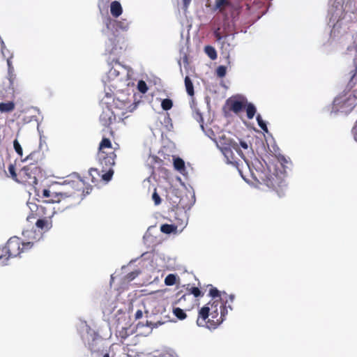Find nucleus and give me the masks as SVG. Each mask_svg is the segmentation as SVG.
Returning <instances> with one entry per match:
<instances>
[{
    "label": "nucleus",
    "mask_w": 357,
    "mask_h": 357,
    "mask_svg": "<svg viewBox=\"0 0 357 357\" xmlns=\"http://www.w3.org/2000/svg\"><path fill=\"white\" fill-rule=\"evenodd\" d=\"M208 289V296L212 299L199 309L196 322L199 326L215 329L225 319L227 309L232 310L231 303L234 302V296L227 295L225 292L221 293L212 284L201 285L200 283L199 287H191L187 284L185 292L195 298L196 303L199 298L204 296Z\"/></svg>",
    "instance_id": "1"
},
{
    "label": "nucleus",
    "mask_w": 357,
    "mask_h": 357,
    "mask_svg": "<svg viewBox=\"0 0 357 357\" xmlns=\"http://www.w3.org/2000/svg\"><path fill=\"white\" fill-rule=\"evenodd\" d=\"M38 240L36 236L28 241H23L17 236L10 238L6 245L0 248V265H5L10 258L18 257L21 253L31 250Z\"/></svg>",
    "instance_id": "2"
},
{
    "label": "nucleus",
    "mask_w": 357,
    "mask_h": 357,
    "mask_svg": "<svg viewBox=\"0 0 357 357\" xmlns=\"http://www.w3.org/2000/svg\"><path fill=\"white\" fill-rule=\"evenodd\" d=\"M255 178L259 183L264 184L273 190H277L284 184V173L278 171L275 166L257 170Z\"/></svg>",
    "instance_id": "3"
},
{
    "label": "nucleus",
    "mask_w": 357,
    "mask_h": 357,
    "mask_svg": "<svg viewBox=\"0 0 357 357\" xmlns=\"http://www.w3.org/2000/svg\"><path fill=\"white\" fill-rule=\"evenodd\" d=\"M116 149L112 146L111 140L107 137H102L98 146L97 157L100 165L107 167L115 165L116 155Z\"/></svg>",
    "instance_id": "4"
},
{
    "label": "nucleus",
    "mask_w": 357,
    "mask_h": 357,
    "mask_svg": "<svg viewBox=\"0 0 357 357\" xmlns=\"http://www.w3.org/2000/svg\"><path fill=\"white\" fill-rule=\"evenodd\" d=\"M356 99L357 90H354L352 93L341 94L335 98L333 108L337 112L348 114L354 108Z\"/></svg>",
    "instance_id": "5"
},
{
    "label": "nucleus",
    "mask_w": 357,
    "mask_h": 357,
    "mask_svg": "<svg viewBox=\"0 0 357 357\" xmlns=\"http://www.w3.org/2000/svg\"><path fill=\"white\" fill-rule=\"evenodd\" d=\"M75 193H67L61 191L56 192L50 189H43L42 195L44 198H47L48 202L61 203L63 200L68 199V203L67 207H72L77 203V198L75 196Z\"/></svg>",
    "instance_id": "6"
},
{
    "label": "nucleus",
    "mask_w": 357,
    "mask_h": 357,
    "mask_svg": "<svg viewBox=\"0 0 357 357\" xmlns=\"http://www.w3.org/2000/svg\"><path fill=\"white\" fill-rule=\"evenodd\" d=\"M39 172L38 167L30 165L22 168L18 172V183L25 185L34 186L37 184V174Z\"/></svg>",
    "instance_id": "7"
},
{
    "label": "nucleus",
    "mask_w": 357,
    "mask_h": 357,
    "mask_svg": "<svg viewBox=\"0 0 357 357\" xmlns=\"http://www.w3.org/2000/svg\"><path fill=\"white\" fill-rule=\"evenodd\" d=\"M36 208V214L34 218L36 227L42 231H47L52 227V215L47 213L46 208L43 206L34 205Z\"/></svg>",
    "instance_id": "8"
},
{
    "label": "nucleus",
    "mask_w": 357,
    "mask_h": 357,
    "mask_svg": "<svg viewBox=\"0 0 357 357\" xmlns=\"http://www.w3.org/2000/svg\"><path fill=\"white\" fill-rule=\"evenodd\" d=\"M100 165L102 166V172H103V174L101 175L97 169H91L89 170V176L91 177V182L94 184V185H98V182L101 180L106 183L109 181L114 174V170L112 167L114 165H112L111 166L108 167L104 165Z\"/></svg>",
    "instance_id": "9"
},
{
    "label": "nucleus",
    "mask_w": 357,
    "mask_h": 357,
    "mask_svg": "<svg viewBox=\"0 0 357 357\" xmlns=\"http://www.w3.org/2000/svg\"><path fill=\"white\" fill-rule=\"evenodd\" d=\"M217 143L220 150H223L224 148L232 147L238 155L246 161L245 153L240 149L238 144L234 140L227 138L225 135H222L219 137Z\"/></svg>",
    "instance_id": "10"
},
{
    "label": "nucleus",
    "mask_w": 357,
    "mask_h": 357,
    "mask_svg": "<svg viewBox=\"0 0 357 357\" xmlns=\"http://www.w3.org/2000/svg\"><path fill=\"white\" fill-rule=\"evenodd\" d=\"M176 299L173 302V305H178L185 310H189L195 304V300L192 296L186 292L183 293L182 290L178 291L176 294Z\"/></svg>",
    "instance_id": "11"
},
{
    "label": "nucleus",
    "mask_w": 357,
    "mask_h": 357,
    "mask_svg": "<svg viewBox=\"0 0 357 357\" xmlns=\"http://www.w3.org/2000/svg\"><path fill=\"white\" fill-rule=\"evenodd\" d=\"M248 100L245 98H241L240 99H229L227 100V104L229 107V110L234 113L238 114L245 109L246 103Z\"/></svg>",
    "instance_id": "12"
},
{
    "label": "nucleus",
    "mask_w": 357,
    "mask_h": 357,
    "mask_svg": "<svg viewBox=\"0 0 357 357\" xmlns=\"http://www.w3.org/2000/svg\"><path fill=\"white\" fill-rule=\"evenodd\" d=\"M115 121L116 116L110 108L106 107L102 110L100 116V121L103 126L109 127Z\"/></svg>",
    "instance_id": "13"
},
{
    "label": "nucleus",
    "mask_w": 357,
    "mask_h": 357,
    "mask_svg": "<svg viewBox=\"0 0 357 357\" xmlns=\"http://www.w3.org/2000/svg\"><path fill=\"white\" fill-rule=\"evenodd\" d=\"M110 13L114 17H118L122 14L123 8L118 1H114L111 3Z\"/></svg>",
    "instance_id": "14"
},
{
    "label": "nucleus",
    "mask_w": 357,
    "mask_h": 357,
    "mask_svg": "<svg viewBox=\"0 0 357 357\" xmlns=\"http://www.w3.org/2000/svg\"><path fill=\"white\" fill-rule=\"evenodd\" d=\"M229 6H231L230 0H215L214 7L215 10L222 12L226 7Z\"/></svg>",
    "instance_id": "15"
},
{
    "label": "nucleus",
    "mask_w": 357,
    "mask_h": 357,
    "mask_svg": "<svg viewBox=\"0 0 357 357\" xmlns=\"http://www.w3.org/2000/svg\"><path fill=\"white\" fill-rule=\"evenodd\" d=\"M233 148L232 147H228V148H224L223 150H221L227 160V162L231 164L236 163V162L234 160V153L232 151Z\"/></svg>",
    "instance_id": "16"
},
{
    "label": "nucleus",
    "mask_w": 357,
    "mask_h": 357,
    "mask_svg": "<svg viewBox=\"0 0 357 357\" xmlns=\"http://www.w3.org/2000/svg\"><path fill=\"white\" fill-rule=\"evenodd\" d=\"M185 86L187 93L190 96H193L195 94L194 86L191 79L188 76L185 77Z\"/></svg>",
    "instance_id": "17"
},
{
    "label": "nucleus",
    "mask_w": 357,
    "mask_h": 357,
    "mask_svg": "<svg viewBox=\"0 0 357 357\" xmlns=\"http://www.w3.org/2000/svg\"><path fill=\"white\" fill-rule=\"evenodd\" d=\"M15 109V104L13 102H0V112H10Z\"/></svg>",
    "instance_id": "18"
},
{
    "label": "nucleus",
    "mask_w": 357,
    "mask_h": 357,
    "mask_svg": "<svg viewBox=\"0 0 357 357\" xmlns=\"http://www.w3.org/2000/svg\"><path fill=\"white\" fill-rule=\"evenodd\" d=\"M247 113V117L248 119H253L254 116L256 113V107L252 103L248 102L246 103L245 109Z\"/></svg>",
    "instance_id": "19"
},
{
    "label": "nucleus",
    "mask_w": 357,
    "mask_h": 357,
    "mask_svg": "<svg viewBox=\"0 0 357 357\" xmlns=\"http://www.w3.org/2000/svg\"><path fill=\"white\" fill-rule=\"evenodd\" d=\"M172 312H173L174 315L175 317H176L180 320H183L187 317L184 310L181 309L179 307H174V305H173Z\"/></svg>",
    "instance_id": "20"
},
{
    "label": "nucleus",
    "mask_w": 357,
    "mask_h": 357,
    "mask_svg": "<svg viewBox=\"0 0 357 357\" xmlns=\"http://www.w3.org/2000/svg\"><path fill=\"white\" fill-rule=\"evenodd\" d=\"M174 167L180 172L185 170V162L181 158H176L174 159Z\"/></svg>",
    "instance_id": "21"
},
{
    "label": "nucleus",
    "mask_w": 357,
    "mask_h": 357,
    "mask_svg": "<svg viewBox=\"0 0 357 357\" xmlns=\"http://www.w3.org/2000/svg\"><path fill=\"white\" fill-rule=\"evenodd\" d=\"M177 227L174 225L164 224L160 227V231L165 234H171L176 231Z\"/></svg>",
    "instance_id": "22"
},
{
    "label": "nucleus",
    "mask_w": 357,
    "mask_h": 357,
    "mask_svg": "<svg viewBox=\"0 0 357 357\" xmlns=\"http://www.w3.org/2000/svg\"><path fill=\"white\" fill-rule=\"evenodd\" d=\"M177 276L175 274H169L166 276L165 279V284L167 286H172L176 282Z\"/></svg>",
    "instance_id": "23"
},
{
    "label": "nucleus",
    "mask_w": 357,
    "mask_h": 357,
    "mask_svg": "<svg viewBox=\"0 0 357 357\" xmlns=\"http://www.w3.org/2000/svg\"><path fill=\"white\" fill-rule=\"evenodd\" d=\"M205 52L209 56L210 59L214 60L217 58V53L214 47L211 46L205 47Z\"/></svg>",
    "instance_id": "24"
},
{
    "label": "nucleus",
    "mask_w": 357,
    "mask_h": 357,
    "mask_svg": "<svg viewBox=\"0 0 357 357\" xmlns=\"http://www.w3.org/2000/svg\"><path fill=\"white\" fill-rule=\"evenodd\" d=\"M172 106L173 102L169 98H165L162 100L161 102V107L165 111L169 110L172 107Z\"/></svg>",
    "instance_id": "25"
},
{
    "label": "nucleus",
    "mask_w": 357,
    "mask_h": 357,
    "mask_svg": "<svg viewBox=\"0 0 357 357\" xmlns=\"http://www.w3.org/2000/svg\"><path fill=\"white\" fill-rule=\"evenodd\" d=\"M257 123L259 125V126L265 132H268V128L266 126V123L263 121V119H261V116H260V114H258L257 116Z\"/></svg>",
    "instance_id": "26"
},
{
    "label": "nucleus",
    "mask_w": 357,
    "mask_h": 357,
    "mask_svg": "<svg viewBox=\"0 0 357 357\" xmlns=\"http://www.w3.org/2000/svg\"><path fill=\"white\" fill-rule=\"evenodd\" d=\"M8 171H9V173L10 174V176L11 177L13 178V179H14L15 181H16L17 182H18V173L17 174L15 172V165H13V164H10L8 167Z\"/></svg>",
    "instance_id": "27"
},
{
    "label": "nucleus",
    "mask_w": 357,
    "mask_h": 357,
    "mask_svg": "<svg viewBox=\"0 0 357 357\" xmlns=\"http://www.w3.org/2000/svg\"><path fill=\"white\" fill-rule=\"evenodd\" d=\"M213 35L218 41H220L223 38H226L227 34H222L220 31V28L218 27L213 31Z\"/></svg>",
    "instance_id": "28"
},
{
    "label": "nucleus",
    "mask_w": 357,
    "mask_h": 357,
    "mask_svg": "<svg viewBox=\"0 0 357 357\" xmlns=\"http://www.w3.org/2000/svg\"><path fill=\"white\" fill-rule=\"evenodd\" d=\"M137 89L142 93H145L148 90L147 85L146 82L143 80H140L138 82Z\"/></svg>",
    "instance_id": "29"
},
{
    "label": "nucleus",
    "mask_w": 357,
    "mask_h": 357,
    "mask_svg": "<svg viewBox=\"0 0 357 357\" xmlns=\"http://www.w3.org/2000/svg\"><path fill=\"white\" fill-rule=\"evenodd\" d=\"M36 209L35 211H33L32 208H31V213L26 217L27 222L35 225V222L37 220V218H34L35 216H36Z\"/></svg>",
    "instance_id": "30"
},
{
    "label": "nucleus",
    "mask_w": 357,
    "mask_h": 357,
    "mask_svg": "<svg viewBox=\"0 0 357 357\" xmlns=\"http://www.w3.org/2000/svg\"><path fill=\"white\" fill-rule=\"evenodd\" d=\"M140 271L136 270L135 271L130 272L128 273L126 276L128 281H132L137 276H138L140 274Z\"/></svg>",
    "instance_id": "31"
},
{
    "label": "nucleus",
    "mask_w": 357,
    "mask_h": 357,
    "mask_svg": "<svg viewBox=\"0 0 357 357\" xmlns=\"http://www.w3.org/2000/svg\"><path fill=\"white\" fill-rule=\"evenodd\" d=\"M226 72H227V69H226V67L224 66H220L218 67L217 70H216V73H217V75L219 77H223L225 76L226 75Z\"/></svg>",
    "instance_id": "32"
},
{
    "label": "nucleus",
    "mask_w": 357,
    "mask_h": 357,
    "mask_svg": "<svg viewBox=\"0 0 357 357\" xmlns=\"http://www.w3.org/2000/svg\"><path fill=\"white\" fill-rule=\"evenodd\" d=\"M13 145H14V149H15L16 153L20 156H22V149L21 147V145L20 144V143L18 142V141L17 139H15L13 142Z\"/></svg>",
    "instance_id": "33"
},
{
    "label": "nucleus",
    "mask_w": 357,
    "mask_h": 357,
    "mask_svg": "<svg viewBox=\"0 0 357 357\" xmlns=\"http://www.w3.org/2000/svg\"><path fill=\"white\" fill-rule=\"evenodd\" d=\"M152 199L154 201V203L155 205H158L161 202V199H160L159 195L158 194V192H156V190H155V191L153 192V193L152 195Z\"/></svg>",
    "instance_id": "34"
},
{
    "label": "nucleus",
    "mask_w": 357,
    "mask_h": 357,
    "mask_svg": "<svg viewBox=\"0 0 357 357\" xmlns=\"http://www.w3.org/2000/svg\"><path fill=\"white\" fill-rule=\"evenodd\" d=\"M114 22L116 23V24L118 26H119L120 28L123 29H127L128 26V22L126 20H123V22L114 20Z\"/></svg>",
    "instance_id": "35"
},
{
    "label": "nucleus",
    "mask_w": 357,
    "mask_h": 357,
    "mask_svg": "<svg viewBox=\"0 0 357 357\" xmlns=\"http://www.w3.org/2000/svg\"><path fill=\"white\" fill-rule=\"evenodd\" d=\"M238 145H239V148L240 149L241 147L245 151H247V152L249 151L250 146H249L248 144L246 142H245V141H240V144Z\"/></svg>",
    "instance_id": "36"
},
{
    "label": "nucleus",
    "mask_w": 357,
    "mask_h": 357,
    "mask_svg": "<svg viewBox=\"0 0 357 357\" xmlns=\"http://www.w3.org/2000/svg\"><path fill=\"white\" fill-rule=\"evenodd\" d=\"M110 1L111 0H98V7L100 8L107 7Z\"/></svg>",
    "instance_id": "37"
},
{
    "label": "nucleus",
    "mask_w": 357,
    "mask_h": 357,
    "mask_svg": "<svg viewBox=\"0 0 357 357\" xmlns=\"http://www.w3.org/2000/svg\"><path fill=\"white\" fill-rule=\"evenodd\" d=\"M357 80V73H355L352 77H351V80L349 81V84H348V86L351 88H352L354 86V84H355V82Z\"/></svg>",
    "instance_id": "38"
},
{
    "label": "nucleus",
    "mask_w": 357,
    "mask_h": 357,
    "mask_svg": "<svg viewBox=\"0 0 357 357\" xmlns=\"http://www.w3.org/2000/svg\"><path fill=\"white\" fill-rule=\"evenodd\" d=\"M142 311L141 310H138L135 314V319H139L142 317Z\"/></svg>",
    "instance_id": "39"
},
{
    "label": "nucleus",
    "mask_w": 357,
    "mask_h": 357,
    "mask_svg": "<svg viewBox=\"0 0 357 357\" xmlns=\"http://www.w3.org/2000/svg\"><path fill=\"white\" fill-rule=\"evenodd\" d=\"M192 0H183V6L185 9L188 8V6L190 5Z\"/></svg>",
    "instance_id": "40"
},
{
    "label": "nucleus",
    "mask_w": 357,
    "mask_h": 357,
    "mask_svg": "<svg viewBox=\"0 0 357 357\" xmlns=\"http://www.w3.org/2000/svg\"><path fill=\"white\" fill-rule=\"evenodd\" d=\"M33 233L32 231H29V230H26V231H24L22 232V234L24 236H27V237H29L30 234Z\"/></svg>",
    "instance_id": "41"
},
{
    "label": "nucleus",
    "mask_w": 357,
    "mask_h": 357,
    "mask_svg": "<svg viewBox=\"0 0 357 357\" xmlns=\"http://www.w3.org/2000/svg\"><path fill=\"white\" fill-rule=\"evenodd\" d=\"M123 333V331H121V338H126L128 337V334L126 333V331L125 332V333L122 334Z\"/></svg>",
    "instance_id": "42"
},
{
    "label": "nucleus",
    "mask_w": 357,
    "mask_h": 357,
    "mask_svg": "<svg viewBox=\"0 0 357 357\" xmlns=\"http://www.w3.org/2000/svg\"><path fill=\"white\" fill-rule=\"evenodd\" d=\"M61 202H63L64 204V207L66 208H68V207H67V205H68V199H66V200H63Z\"/></svg>",
    "instance_id": "43"
},
{
    "label": "nucleus",
    "mask_w": 357,
    "mask_h": 357,
    "mask_svg": "<svg viewBox=\"0 0 357 357\" xmlns=\"http://www.w3.org/2000/svg\"><path fill=\"white\" fill-rule=\"evenodd\" d=\"M103 357H109V354H105L103 356Z\"/></svg>",
    "instance_id": "44"
}]
</instances>
